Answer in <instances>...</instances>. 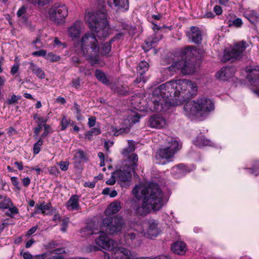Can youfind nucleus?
Here are the masks:
<instances>
[{
    "label": "nucleus",
    "mask_w": 259,
    "mask_h": 259,
    "mask_svg": "<svg viewBox=\"0 0 259 259\" xmlns=\"http://www.w3.org/2000/svg\"><path fill=\"white\" fill-rule=\"evenodd\" d=\"M171 249L175 253L183 255L186 251V245L184 242L178 241L171 245Z\"/></svg>",
    "instance_id": "obj_26"
},
{
    "label": "nucleus",
    "mask_w": 259,
    "mask_h": 259,
    "mask_svg": "<svg viewBox=\"0 0 259 259\" xmlns=\"http://www.w3.org/2000/svg\"><path fill=\"white\" fill-rule=\"evenodd\" d=\"M17 16L20 20L24 22L26 21L29 16L28 7L23 6L20 8L17 12Z\"/></svg>",
    "instance_id": "obj_29"
},
{
    "label": "nucleus",
    "mask_w": 259,
    "mask_h": 259,
    "mask_svg": "<svg viewBox=\"0 0 259 259\" xmlns=\"http://www.w3.org/2000/svg\"><path fill=\"white\" fill-rule=\"evenodd\" d=\"M121 203L118 201L111 203L105 210V214L111 215L118 212L121 209Z\"/></svg>",
    "instance_id": "obj_27"
},
{
    "label": "nucleus",
    "mask_w": 259,
    "mask_h": 259,
    "mask_svg": "<svg viewBox=\"0 0 259 259\" xmlns=\"http://www.w3.org/2000/svg\"><path fill=\"white\" fill-rule=\"evenodd\" d=\"M247 72L248 73L247 78L249 82L252 85H258L259 83V66H256L254 68L249 69Z\"/></svg>",
    "instance_id": "obj_22"
},
{
    "label": "nucleus",
    "mask_w": 259,
    "mask_h": 259,
    "mask_svg": "<svg viewBox=\"0 0 259 259\" xmlns=\"http://www.w3.org/2000/svg\"><path fill=\"white\" fill-rule=\"evenodd\" d=\"M138 160L136 154H132L128 156V164H126L123 170H118L114 172L116 181L122 187L128 185L131 178L132 172H134L137 166V162Z\"/></svg>",
    "instance_id": "obj_8"
},
{
    "label": "nucleus",
    "mask_w": 259,
    "mask_h": 259,
    "mask_svg": "<svg viewBox=\"0 0 259 259\" xmlns=\"http://www.w3.org/2000/svg\"><path fill=\"white\" fill-rule=\"evenodd\" d=\"M13 203L10 198H6L0 203V208L9 209L10 206H12Z\"/></svg>",
    "instance_id": "obj_44"
},
{
    "label": "nucleus",
    "mask_w": 259,
    "mask_h": 259,
    "mask_svg": "<svg viewBox=\"0 0 259 259\" xmlns=\"http://www.w3.org/2000/svg\"><path fill=\"white\" fill-rule=\"evenodd\" d=\"M111 257L108 252H104V259H137V255L127 248L118 247L114 248Z\"/></svg>",
    "instance_id": "obj_14"
},
{
    "label": "nucleus",
    "mask_w": 259,
    "mask_h": 259,
    "mask_svg": "<svg viewBox=\"0 0 259 259\" xmlns=\"http://www.w3.org/2000/svg\"><path fill=\"white\" fill-rule=\"evenodd\" d=\"M84 20L90 29L95 32L98 37L105 38L109 36L111 30L105 12L87 11Z\"/></svg>",
    "instance_id": "obj_6"
},
{
    "label": "nucleus",
    "mask_w": 259,
    "mask_h": 259,
    "mask_svg": "<svg viewBox=\"0 0 259 259\" xmlns=\"http://www.w3.org/2000/svg\"><path fill=\"white\" fill-rule=\"evenodd\" d=\"M84 25L81 20L75 21L67 28V35L72 40H78L84 32Z\"/></svg>",
    "instance_id": "obj_16"
},
{
    "label": "nucleus",
    "mask_w": 259,
    "mask_h": 259,
    "mask_svg": "<svg viewBox=\"0 0 259 259\" xmlns=\"http://www.w3.org/2000/svg\"><path fill=\"white\" fill-rule=\"evenodd\" d=\"M73 159L76 162L81 163L88 160L86 153L82 150L74 151Z\"/></svg>",
    "instance_id": "obj_30"
},
{
    "label": "nucleus",
    "mask_w": 259,
    "mask_h": 259,
    "mask_svg": "<svg viewBox=\"0 0 259 259\" xmlns=\"http://www.w3.org/2000/svg\"><path fill=\"white\" fill-rule=\"evenodd\" d=\"M147 124L152 128L161 129L166 126L167 121L161 116L154 115L149 117Z\"/></svg>",
    "instance_id": "obj_18"
},
{
    "label": "nucleus",
    "mask_w": 259,
    "mask_h": 259,
    "mask_svg": "<svg viewBox=\"0 0 259 259\" xmlns=\"http://www.w3.org/2000/svg\"><path fill=\"white\" fill-rule=\"evenodd\" d=\"M191 170V169L188 166L183 164H180L177 166H174L171 168V174L174 178L179 179L184 176Z\"/></svg>",
    "instance_id": "obj_20"
},
{
    "label": "nucleus",
    "mask_w": 259,
    "mask_h": 259,
    "mask_svg": "<svg viewBox=\"0 0 259 259\" xmlns=\"http://www.w3.org/2000/svg\"><path fill=\"white\" fill-rule=\"evenodd\" d=\"M48 256L46 259H64L65 251L64 248H58L52 251H47Z\"/></svg>",
    "instance_id": "obj_24"
},
{
    "label": "nucleus",
    "mask_w": 259,
    "mask_h": 259,
    "mask_svg": "<svg viewBox=\"0 0 259 259\" xmlns=\"http://www.w3.org/2000/svg\"><path fill=\"white\" fill-rule=\"evenodd\" d=\"M186 35L190 41L194 42V26L187 29Z\"/></svg>",
    "instance_id": "obj_45"
},
{
    "label": "nucleus",
    "mask_w": 259,
    "mask_h": 259,
    "mask_svg": "<svg viewBox=\"0 0 259 259\" xmlns=\"http://www.w3.org/2000/svg\"><path fill=\"white\" fill-rule=\"evenodd\" d=\"M132 193L138 199L144 196L141 205L133 208L135 213L139 215H145L151 210L154 211L160 210L168 200V197L156 183H150L146 187L137 185L133 189Z\"/></svg>",
    "instance_id": "obj_2"
},
{
    "label": "nucleus",
    "mask_w": 259,
    "mask_h": 259,
    "mask_svg": "<svg viewBox=\"0 0 259 259\" xmlns=\"http://www.w3.org/2000/svg\"><path fill=\"white\" fill-rule=\"evenodd\" d=\"M81 80L79 77L73 79L72 80V86L75 89H78L80 87Z\"/></svg>",
    "instance_id": "obj_57"
},
{
    "label": "nucleus",
    "mask_w": 259,
    "mask_h": 259,
    "mask_svg": "<svg viewBox=\"0 0 259 259\" xmlns=\"http://www.w3.org/2000/svg\"><path fill=\"white\" fill-rule=\"evenodd\" d=\"M124 221L122 217H115L114 218L108 217L102 220V224L100 227V231L96 232L97 229L88 225L87 227L81 230L87 235L96 234L99 233V236L95 239L96 245L91 246V250H112L114 245V241L109 238L104 232L105 231L110 234L117 233L122 230L124 225Z\"/></svg>",
    "instance_id": "obj_3"
},
{
    "label": "nucleus",
    "mask_w": 259,
    "mask_h": 259,
    "mask_svg": "<svg viewBox=\"0 0 259 259\" xmlns=\"http://www.w3.org/2000/svg\"><path fill=\"white\" fill-rule=\"evenodd\" d=\"M79 71L82 72L85 75H90L91 74V70L90 69L85 68L84 66H80L79 67Z\"/></svg>",
    "instance_id": "obj_60"
},
{
    "label": "nucleus",
    "mask_w": 259,
    "mask_h": 259,
    "mask_svg": "<svg viewBox=\"0 0 259 259\" xmlns=\"http://www.w3.org/2000/svg\"><path fill=\"white\" fill-rule=\"evenodd\" d=\"M229 27L234 26L237 28L241 27L243 24L241 19L237 18L234 20H229L227 23Z\"/></svg>",
    "instance_id": "obj_39"
},
{
    "label": "nucleus",
    "mask_w": 259,
    "mask_h": 259,
    "mask_svg": "<svg viewBox=\"0 0 259 259\" xmlns=\"http://www.w3.org/2000/svg\"><path fill=\"white\" fill-rule=\"evenodd\" d=\"M29 69L39 78L44 79L45 78L46 75L44 71L33 62L29 63Z\"/></svg>",
    "instance_id": "obj_28"
},
{
    "label": "nucleus",
    "mask_w": 259,
    "mask_h": 259,
    "mask_svg": "<svg viewBox=\"0 0 259 259\" xmlns=\"http://www.w3.org/2000/svg\"><path fill=\"white\" fill-rule=\"evenodd\" d=\"M116 181V177L115 176L114 172H113L110 179L106 181V184L108 185H114Z\"/></svg>",
    "instance_id": "obj_62"
},
{
    "label": "nucleus",
    "mask_w": 259,
    "mask_h": 259,
    "mask_svg": "<svg viewBox=\"0 0 259 259\" xmlns=\"http://www.w3.org/2000/svg\"><path fill=\"white\" fill-rule=\"evenodd\" d=\"M115 37L110 41L101 45L93 32H86L81 38L74 44L75 52L80 53L86 60L90 62L92 65L99 64L100 56H107L111 49V44L115 41Z\"/></svg>",
    "instance_id": "obj_4"
},
{
    "label": "nucleus",
    "mask_w": 259,
    "mask_h": 259,
    "mask_svg": "<svg viewBox=\"0 0 259 259\" xmlns=\"http://www.w3.org/2000/svg\"><path fill=\"white\" fill-rule=\"evenodd\" d=\"M51 0H28L34 5H41L44 6L48 4Z\"/></svg>",
    "instance_id": "obj_52"
},
{
    "label": "nucleus",
    "mask_w": 259,
    "mask_h": 259,
    "mask_svg": "<svg viewBox=\"0 0 259 259\" xmlns=\"http://www.w3.org/2000/svg\"><path fill=\"white\" fill-rule=\"evenodd\" d=\"M21 96L12 95L11 98L7 101V104L11 105L17 103L18 101L20 99Z\"/></svg>",
    "instance_id": "obj_53"
},
{
    "label": "nucleus",
    "mask_w": 259,
    "mask_h": 259,
    "mask_svg": "<svg viewBox=\"0 0 259 259\" xmlns=\"http://www.w3.org/2000/svg\"><path fill=\"white\" fill-rule=\"evenodd\" d=\"M44 127V132L41 134L40 137L39 138H42L43 139L46 136H47L49 134H51L52 133V130L51 127L49 125H45Z\"/></svg>",
    "instance_id": "obj_48"
},
{
    "label": "nucleus",
    "mask_w": 259,
    "mask_h": 259,
    "mask_svg": "<svg viewBox=\"0 0 259 259\" xmlns=\"http://www.w3.org/2000/svg\"><path fill=\"white\" fill-rule=\"evenodd\" d=\"M138 223H131L130 225V228L127 229L123 236V241L122 244L130 246L133 245L134 246L138 245L140 244L138 239V234L141 233V232H138L134 228H139L136 226Z\"/></svg>",
    "instance_id": "obj_13"
},
{
    "label": "nucleus",
    "mask_w": 259,
    "mask_h": 259,
    "mask_svg": "<svg viewBox=\"0 0 259 259\" xmlns=\"http://www.w3.org/2000/svg\"><path fill=\"white\" fill-rule=\"evenodd\" d=\"M248 46L245 41L242 40L235 44L234 47L225 49L222 61L226 63L229 61H233V60L241 57Z\"/></svg>",
    "instance_id": "obj_12"
},
{
    "label": "nucleus",
    "mask_w": 259,
    "mask_h": 259,
    "mask_svg": "<svg viewBox=\"0 0 259 259\" xmlns=\"http://www.w3.org/2000/svg\"><path fill=\"white\" fill-rule=\"evenodd\" d=\"M70 121V119L63 117L61 120V130H65L69 126Z\"/></svg>",
    "instance_id": "obj_49"
},
{
    "label": "nucleus",
    "mask_w": 259,
    "mask_h": 259,
    "mask_svg": "<svg viewBox=\"0 0 259 259\" xmlns=\"http://www.w3.org/2000/svg\"><path fill=\"white\" fill-rule=\"evenodd\" d=\"M34 118L36 120V122L38 125H40L42 126H45V125H47L46 124L47 121V118L46 117L41 116L38 114H35L34 116Z\"/></svg>",
    "instance_id": "obj_43"
},
{
    "label": "nucleus",
    "mask_w": 259,
    "mask_h": 259,
    "mask_svg": "<svg viewBox=\"0 0 259 259\" xmlns=\"http://www.w3.org/2000/svg\"><path fill=\"white\" fill-rule=\"evenodd\" d=\"M95 76L96 78L105 84H108L109 81L107 79L105 74L99 69H97L95 71Z\"/></svg>",
    "instance_id": "obj_33"
},
{
    "label": "nucleus",
    "mask_w": 259,
    "mask_h": 259,
    "mask_svg": "<svg viewBox=\"0 0 259 259\" xmlns=\"http://www.w3.org/2000/svg\"><path fill=\"white\" fill-rule=\"evenodd\" d=\"M57 246V243L55 241L52 240L46 244L45 247L46 249H52Z\"/></svg>",
    "instance_id": "obj_63"
},
{
    "label": "nucleus",
    "mask_w": 259,
    "mask_h": 259,
    "mask_svg": "<svg viewBox=\"0 0 259 259\" xmlns=\"http://www.w3.org/2000/svg\"><path fill=\"white\" fill-rule=\"evenodd\" d=\"M197 144H196V146L198 147L207 146H210L212 145V142L204 137H202L200 139L197 138Z\"/></svg>",
    "instance_id": "obj_40"
},
{
    "label": "nucleus",
    "mask_w": 259,
    "mask_h": 259,
    "mask_svg": "<svg viewBox=\"0 0 259 259\" xmlns=\"http://www.w3.org/2000/svg\"><path fill=\"white\" fill-rule=\"evenodd\" d=\"M43 142V139H42V138H39L37 142L34 144L33 152L35 155L38 154L40 152Z\"/></svg>",
    "instance_id": "obj_42"
},
{
    "label": "nucleus",
    "mask_w": 259,
    "mask_h": 259,
    "mask_svg": "<svg viewBox=\"0 0 259 259\" xmlns=\"http://www.w3.org/2000/svg\"><path fill=\"white\" fill-rule=\"evenodd\" d=\"M47 52L44 50H40L37 51L33 52L32 55L34 56H42L46 58Z\"/></svg>",
    "instance_id": "obj_56"
},
{
    "label": "nucleus",
    "mask_w": 259,
    "mask_h": 259,
    "mask_svg": "<svg viewBox=\"0 0 259 259\" xmlns=\"http://www.w3.org/2000/svg\"><path fill=\"white\" fill-rule=\"evenodd\" d=\"M101 131L99 127H94L87 132L85 134V138L91 140L93 135H98L101 134Z\"/></svg>",
    "instance_id": "obj_41"
},
{
    "label": "nucleus",
    "mask_w": 259,
    "mask_h": 259,
    "mask_svg": "<svg viewBox=\"0 0 259 259\" xmlns=\"http://www.w3.org/2000/svg\"><path fill=\"white\" fill-rule=\"evenodd\" d=\"M205 53L204 50L202 48H197L195 46V66L196 64L199 66Z\"/></svg>",
    "instance_id": "obj_31"
},
{
    "label": "nucleus",
    "mask_w": 259,
    "mask_h": 259,
    "mask_svg": "<svg viewBox=\"0 0 259 259\" xmlns=\"http://www.w3.org/2000/svg\"><path fill=\"white\" fill-rule=\"evenodd\" d=\"M69 222V218H66L62 220V222L61 224V230L62 231H63V232L66 231V230L67 228V226H68Z\"/></svg>",
    "instance_id": "obj_54"
},
{
    "label": "nucleus",
    "mask_w": 259,
    "mask_h": 259,
    "mask_svg": "<svg viewBox=\"0 0 259 259\" xmlns=\"http://www.w3.org/2000/svg\"><path fill=\"white\" fill-rule=\"evenodd\" d=\"M107 2L108 6L112 8L123 9L126 11L128 9V0H107Z\"/></svg>",
    "instance_id": "obj_23"
},
{
    "label": "nucleus",
    "mask_w": 259,
    "mask_h": 259,
    "mask_svg": "<svg viewBox=\"0 0 259 259\" xmlns=\"http://www.w3.org/2000/svg\"><path fill=\"white\" fill-rule=\"evenodd\" d=\"M66 207L69 210H78L80 209L78 196L74 195L71 196L66 203Z\"/></svg>",
    "instance_id": "obj_25"
},
{
    "label": "nucleus",
    "mask_w": 259,
    "mask_h": 259,
    "mask_svg": "<svg viewBox=\"0 0 259 259\" xmlns=\"http://www.w3.org/2000/svg\"><path fill=\"white\" fill-rule=\"evenodd\" d=\"M49 171L51 175H54L55 176H57L59 174V171L58 168H57L56 166H55L51 167L49 169Z\"/></svg>",
    "instance_id": "obj_58"
},
{
    "label": "nucleus",
    "mask_w": 259,
    "mask_h": 259,
    "mask_svg": "<svg viewBox=\"0 0 259 259\" xmlns=\"http://www.w3.org/2000/svg\"><path fill=\"white\" fill-rule=\"evenodd\" d=\"M128 147L123 149L122 151V154L124 156H127L130 153L133 152L135 149L133 141H128Z\"/></svg>",
    "instance_id": "obj_37"
},
{
    "label": "nucleus",
    "mask_w": 259,
    "mask_h": 259,
    "mask_svg": "<svg viewBox=\"0 0 259 259\" xmlns=\"http://www.w3.org/2000/svg\"><path fill=\"white\" fill-rule=\"evenodd\" d=\"M114 91L115 92L117 93L118 94H119L120 95H124V96L125 95L126 93L127 92V90H126V88L122 87V86H121L120 87H116L114 89Z\"/></svg>",
    "instance_id": "obj_51"
},
{
    "label": "nucleus",
    "mask_w": 259,
    "mask_h": 259,
    "mask_svg": "<svg viewBox=\"0 0 259 259\" xmlns=\"http://www.w3.org/2000/svg\"><path fill=\"white\" fill-rule=\"evenodd\" d=\"M36 210L34 214H37L41 212L42 214H47L46 211L49 209V205L43 202L40 204H37L35 207Z\"/></svg>",
    "instance_id": "obj_35"
},
{
    "label": "nucleus",
    "mask_w": 259,
    "mask_h": 259,
    "mask_svg": "<svg viewBox=\"0 0 259 259\" xmlns=\"http://www.w3.org/2000/svg\"><path fill=\"white\" fill-rule=\"evenodd\" d=\"M250 174L256 176L259 174V160L255 161L251 168H247Z\"/></svg>",
    "instance_id": "obj_38"
},
{
    "label": "nucleus",
    "mask_w": 259,
    "mask_h": 259,
    "mask_svg": "<svg viewBox=\"0 0 259 259\" xmlns=\"http://www.w3.org/2000/svg\"><path fill=\"white\" fill-rule=\"evenodd\" d=\"M19 213V209L14 205L10 206L9 208V212H7L6 214L11 218L14 217V214H18Z\"/></svg>",
    "instance_id": "obj_46"
},
{
    "label": "nucleus",
    "mask_w": 259,
    "mask_h": 259,
    "mask_svg": "<svg viewBox=\"0 0 259 259\" xmlns=\"http://www.w3.org/2000/svg\"><path fill=\"white\" fill-rule=\"evenodd\" d=\"M73 110H74L75 113L76 114L77 119H79V117L80 116L81 114V110L80 109V106L76 103H74V106L73 107Z\"/></svg>",
    "instance_id": "obj_55"
},
{
    "label": "nucleus",
    "mask_w": 259,
    "mask_h": 259,
    "mask_svg": "<svg viewBox=\"0 0 259 259\" xmlns=\"http://www.w3.org/2000/svg\"><path fill=\"white\" fill-rule=\"evenodd\" d=\"M48 14L50 20L58 24H62L68 15V8L64 4L56 3L49 9Z\"/></svg>",
    "instance_id": "obj_10"
},
{
    "label": "nucleus",
    "mask_w": 259,
    "mask_h": 259,
    "mask_svg": "<svg viewBox=\"0 0 259 259\" xmlns=\"http://www.w3.org/2000/svg\"><path fill=\"white\" fill-rule=\"evenodd\" d=\"M214 109V103L206 97L198 98L195 101V120H203Z\"/></svg>",
    "instance_id": "obj_9"
},
{
    "label": "nucleus",
    "mask_w": 259,
    "mask_h": 259,
    "mask_svg": "<svg viewBox=\"0 0 259 259\" xmlns=\"http://www.w3.org/2000/svg\"><path fill=\"white\" fill-rule=\"evenodd\" d=\"M162 37V34L158 33H155L152 36H149L145 40V45L143 46V49L145 52L148 51L154 47Z\"/></svg>",
    "instance_id": "obj_21"
},
{
    "label": "nucleus",
    "mask_w": 259,
    "mask_h": 259,
    "mask_svg": "<svg viewBox=\"0 0 259 259\" xmlns=\"http://www.w3.org/2000/svg\"><path fill=\"white\" fill-rule=\"evenodd\" d=\"M49 253L45 252L42 254L35 255L32 256L33 259H46L48 256Z\"/></svg>",
    "instance_id": "obj_61"
},
{
    "label": "nucleus",
    "mask_w": 259,
    "mask_h": 259,
    "mask_svg": "<svg viewBox=\"0 0 259 259\" xmlns=\"http://www.w3.org/2000/svg\"><path fill=\"white\" fill-rule=\"evenodd\" d=\"M58 165L62 171H66L68 169L69 162L68 161H61L58 163Z\"/></svg>",
    "instance_id": "obj_50"
},
{
    "label": "nucleus",
    "mask_w": 259,
    "mask_h": 259,
    "mask_svg": "<svg viewBox=\"0 0 259 259\" xmlns=\"http://www.w3.org/2000/svg\"><path fill=\"white\" fill-rule=\"evenodd\" d=\"M236 69L233 66H227L221 69L217 73L216 77L222 80H227L235 74Z\"/></svg>",
    "instance_id": "obj_19"
},
{
    "label": "nucleus",
    "mask_w": 259,
    "mask_h": 259,
    "mask_svg": "<svg viewBox=\"0 0 259 259\" xmlns=\"http://www.w3.org/2000/svg\"><path fill=\"white\" fill-rule=\"evenodd\" d=\"M45 58L51 62H56L60 59V57L59 56L55 55L52 53H49L47 55L46 54Z\"/></svg>",
    "instance_id": "obj_47"
},
{
    "label": "nucleus",
    "mask_w": 259,
    "mask_h": 259,
    "mask_svg": "<svg viewBox=\"0 0 259 259\" xmlns=\"http://www.w3.org/2000/svg\"><path fill=\"white\" fill-rule=\"evenodd\" d=\"M245 17L252 23L255 24L257 21V13L255 11H249L244 14Z\"/></svg>",
    "instance_id": "obj_34"
},
{
    "label": "nucleus",
    "mask_w": 259,
    "mask_h": 259,
    "mask_svg": "<svg viewBox=\"0 0 259 259\" xmlns=\"http://www.w3.org/2000/svg\"><path fill=\"white\" fill-rule=\"evenodd\" d=\"M96 118L94 116H91L89 118L88 125L90 127L94 126L96 124Z\"/></svg>",
    "instance_id": "obj_59"
},
{
    "label": "nucleus",
    "mask_w": 259,
    "mask_h": 259,
    "mask_svg": "<svg viewBox=\"0 0 259 259\" xmlns=\"http://www.w3.org/2000/svg\"><path fill=\"white\" fill-rule=\"evenodd\" d=\"M149 64L146 61H141L137 67V70L141 75H143L148 70Z\"/></svg>",
    "instance_id": "obj_36"
},
{
    "label": "nucleus",
    "mask_w": 259,
    "mask_h": 259,
    "mask_svg": "<svg viewBox=\"0 0 259 259\" xmlns=\"http://www.w3.org/2000/svg\"><path fill=\"white\" fill-rule=\"evenodd\" d=\"M136 226L139 229L134 228L135 230L141 232L144 236L150 239L157 237L162 232L158 221L155 220H148L145 224V229L140 224H137Z\"/></svg>",
    "instance_id": "obj_11"
},
{
    "label": "nucleus",
    "mask_w": 259,
    "mask_h": 259,
    "mask_svg": "<svg viewBox=\"0 0 259 259\" xmlns=\"http://www.w3.org/2000/svg\"><path fill=\"white\" fill-rule=\"evenodd\" d=\"M182 148V143L176 138H168L167 145L160 148L155 156L156 163L165 164L170 162L174 155Z\"/></svg>",
    "instance_id": "obj_7"
},
{
    "label": "nucleus",
    "mask_w": 259,
    "mask_h": 259,
    "mask_svg": "<svg viewBox=\"0 0 259 259\" xmlns=\"http://www.w3.org/2000/svg\"><path fill=\"white\" fill-rule=\"evenodd\" d=\"M206 31L195 26V45H199L201 43L202 37L206 35Z\"/></svg>",
    "instance_id": "obj_32"
},
{
    "label": "nucleus",
    "mask_w": 259,
    "mask_h": 259,
    "mask_svg": "<svg viewBox=\"0 0 259 259\" xmlns=\"http://www.w3.org/2000/svg\"><path fill=\"white\" fill-rule=\"evenodd\" d=\"M194 96L188 97H183V99H179L172 105L178 106L184 104V111L185 115L191 120L194 118Z\"/></svg>",
    "instance_id": "obj_15"
},
{
    "label": "nucleus",
    "mask_w": 259,
    "mask_h": 259,
    "mask_svg": "<svg viewBox=\"0 0 259 259\" xmlns=\"http://www.w3.org/2000/svg\"><path fill=\"white\" fill-rule=\"evenodd\" d=\"M20 254L23 256L24 259H33V255L28 251H21Z\"/></svg>",
    "instance_id": "obj_64"
},
{
    "label": "nucleus",
    "mask_w": 259,
    "mask_h": 259,
    "mask_svg": "<svg viewBox=\"0 0 259 259\" xmlns=\"http://www.w3.org/2000/svg\"><path fill=\"white\" fill-rule=\"evenodd\" d=\"M141 116L138 113L131 112L130 114L127 116V120L129 122V124L125 128H120L117 130L114 126L111 127V131L114 133V136H117L123 134H127L130 131V127L132 124L138 122L141 118Z\"/></svg>",
    "instance_id": "obj_17"
},
{
    "label": "nucleus",
    "mask_w": 259,
    "mask_h": 259,
    "mask_svg": "<svg viewBox=\"0 0 259 259\" xmlns=\"http://www.w3.org/2000/svg\"><path fill=\"white\" fill-rule=\"evenodd\" d=\"M194 49L193 47L187 46L181 51L182 60L175 62L167 67L161 69L160 73L163 79H167L168 77L175 74L178 70H181L183 74H190L193 73L194 65L193 61L191 59L193 58Z\"/></svg>",
    "instance_id": "obj_5"
},
{
    "label": "nucleus",
    "mask_w": 259,
    "mask_h": 259,
    "mask_svg": "<svg viewBox=\"0 0 259 259\" xmlns=\"http://www.w3.org/2000/svg\"><path fill=\"white\" fill-rule=\"evenodd\" d=\"M173 94L175 100L183 97L194 96V84L187 79L171 80L160 85L154 90L151 100L153 110L161 112L165 110L167 104V98Z\"/></svg>",
    "instance_id": "obj_1"
}]
</instances>
